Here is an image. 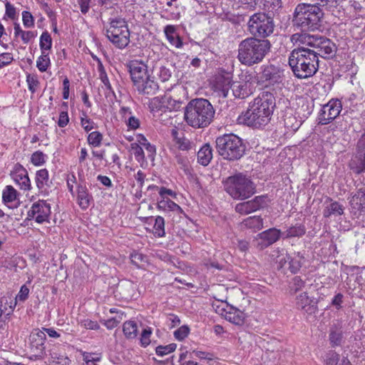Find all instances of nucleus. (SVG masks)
<instances>
[{
	"mask_svg": "<svg viewBox=\"0 0 365 365\" xmlns=\"http://www.w3.org/2000/svg\"><path fill=\"white\" fill-rule=\"evenodd\" d=\"M159 78L163 81H167L171 76V72L169 68L165 66H160L158 73Z\"/></svg>",
	"mask_w": 365,
	"mask_h": 365,
	"instance_id": "63",
	"label": "nucleus"
},
{
	"mask_svg": "<svg viewBox=\"0 0 365 365\" xmlns=\"http://www.w3.org/2000/svg\"><path fill=\"white\" fill-rule=\"evenodd\" d=\"M77 202L82 210H86L93 202L92 195L84 184H78L77 186Z\"/></svg>",
	"mask_w": 365,
	"mask_h": 365,
	"instance_id": "23",
	"label": "nucleus"
},
{
	"mask_svg": "<svg viewBox=\"0 0 365 365\" xmlns=\"http://www.w3.org/2000/svg\"><path fill=\"white\" fill-rule=\"evenodd\" d=\"M51 356V363L54 365H69L70 359L64 354L59 351L58 347H54L48 351Z\"/></svg>",
	"mask_w": 365,
	"mask_h": 365,
	"instance_id": "29",
	"label": "nucleus"
},
{
	"mask_svg": "<svg viewBox=\"0 0 365 365\" xmlns=\"http://www.w3.org/2000/svg\"><path fill=\"white\" fill-rule=\"evenodd\" d=\"M264 8L269 12H276L282 7L281 0H264Z\"/></svg>",
	"mask_w": 365,
	"mask_h": 365,
	"instance_id": "54",
	"label": "nucleus"
},
{
	"mask_svg": "<svg viewBox=\"0 0 365 365\" xmlns=\"http://www.w3.org/2000/svg\"><path fill=\"white\" fill-rule=\"evenodd\" d=\"M153 234L155 237H162L165 235V220L161 216L155 218V224L153 226Z\"/></svg>",
	"mask_w": 365,
	"mask_h": 365,
	"instance_id": "43",
	"label": "nucleus"
},
{
	"mask_svg": "<svg viewBox=\"0 0 365 365\" xmlns=\"http://www.w3.org/2000/svg\"><path fill=\"white\" fill-rule=\"evenodd\" d=\"M137 138V140L140 143L139 145H140L142 148H145L146 150L148 153V157L150 159H153L155 154V148L148 141L144 135H138Z\"/></svg>",
	"mask_w": 365,
	"mask_h": 365,
	"instance_id": "44",
	"label": "nucleus"
},
{
	"mask_svg": "<svg viewBox=\"0 0 365 365\" xmlns=\"http://www.w3.org/2000/svg\"><path fill=\"white\" fill-rule=\"evenodd\" d=\"M262 71L257 78V83L273 90L281 89L284 86V70L273 64L263 65Z\"/></svg>",
	"mask_w": 365,
	"mask_h": 365,
	"instance_id": "10",
	"label": "nucleus"
},
{
	"mask_svg": "<svg viewBox=\"0 0 365 365\" xmlns=\"http://www.w3.org/2000/svg\"><path fill=\"white\" fill-rule=\"evenodd\" d=\"M319 62L317 56L304 45H297L289 56V65L300 79L313 76L319 69Z\"/></svg>",
	"mask_w": 365,
	"mask_h": 365,
	"instance_id": "2",
	"label": "nucleus"
},
{
	"mask_svg": "<svg viewBox=\"0 0 365 365\" xmlns=\"http://www.w3.org/2000/svg\"><path fill=\"white\" fill-rule=\"evenodd\" d=\"M138 91L145 95H154L158 89V85L150 77L147 78L146 81L138 83L135 86Z\"/></svg>",
	"mask_w": 365,
	"mask_h": 365,
	"instance_id": "28",
	"label": "nucleus"
},
{
	"mask_svg": "<svg viewBox=\"0 0 365 365\" xmlns=\"http://www.w3.org/2000/svg\"><path fill=\"white\" fill-rule=\"evenodd\" d=\"M216 149L224 159L236 160L241 158L245 150V146L241 138L234 134H225L217 138Z\"/></svg>",
	"mask_w": 365,
	"mask_h": 365,
	"instance_id": "7",
	"label": "nucleus"
},
{
	"mask_svg": "<svg viewBox=\"0 0 365 365\" xmlns=\"http://www.w3.org/2000/svg\"><path fill=\"white\" fill-rule=\"evenodd\" d=\"M270 48L269 40L247 37L239 43L237 59L245 66H252L261 63Z\"/></svg>",
	"mask_w": 365,
	"mask_h": 365,
	"instance_id": "3",
	"label": "nucleus"
},
{
	"mask_svg": "<svg viewBox=\"0 0 365 365\" xmlns=\"http://www.w3.org/2000/svg\"><path fill=\"white\" fill-rule=\"evenodd\" d=\"M303 257L298 253L297 256L291 257L288 262L289 269L292 273H296L302 267Z\"/></svg>",
	"mask_w": 365,
	"mask_h": 365,
	"instance_id": "46",
	"label": "nucleus"
},
{
	"mask_svg": "<svg viewBox=\"0 0 365 365\" xmlns=\"http://www.w3.org/2000/svg\"><path fill=\"white\" fill-rule=\"evenodd\" d=\"M215 113V109L208 100L196 98L191 100L186 106L184 118L189 125L202 128L212 123Z\"/></svg>",
	"mask_w": 365,
	"mask_h": 365,
	"instance_id": "4",
	"label": "nucleus"
},
{
	"mask_svg": "<svg viewBox=\"0 0 365 365\" xmlns=\"http://www.w3.org/2000/svg\"><path fill=\"white\" fill-rule=\"evenodd\" d=\"M281 232L276 228H270L259 233L257 236L259 246L261 249L267 247L268 246L276 242L280 237Z\"/></svg>",
	"mask_w": 365,
	"mask_h": 365,
	"instance_id": "20",
	"label": "nucleus"
},
{
	"mask_svg": "<svg viewBox=\"0 0 365 365\" xmlns=\"http://www.w3.org/2000/svg\"><path fill=\"white\" fill-rule=\"evenodd\" d=\"M163 106H165V111L167 110L169 111L178 110L182 106V101L179 100H175L169 95H165L163 96Z\"/></svg>",
	"mask_w": 365,
	"mask_h": 365,
	"instance_id": "37",
	"label": "nucleus"
},
{
	"mask_svg": "<svg viewBox=\"0 0 365 365\" xmlns=\"http://www.w3.org/2000/svg\"><path fill=\"white\" fill-rule=\"evenodd\" d=\"M157 208L164 212L173 211L177 212L179 214L183 212L182 208L169 198H161L158 202Z\"/></svg>",
	"mask_w": 365,
	"mask_h": 365,
	"instance_id": "32",
	"label": "nucleus"
},
{
	"mask_svg": "<svg viewBox=\"0 0 365 365\" xmlns=\"http://www.w3.org/2000/svg\"><path fill=\"white\" fill-rule=\"evenodd\" d=\"M313 2L317 1V4L319 5L322 8H325L328 11H334L335 8L337 7L338 5L343 0H312Z\"/></svg>",
	"mask_w": 365,
	"mask_h": 365,
	"instance_id": "48",
	"label": "nucleus"
},
{
	"mask_svg": "<svg viewBox=\"0 0 365 365\" xmlns=\"http://www.w3.org/2000/svg\"><path fill=\"white\" fill-rule=\"evenodd\" d=\"M12 179L24 190L31 188V182L26 170L19 163H16L11 173Z\"/></svg>",
	"mask_w": 365,
	"mask_h": 365,
	"instance_id": "17",
	"label": "nucleus"
},
{
	"mask_svg": "<svg viewBox=\"0 0 365 365\" xmlns=\"http://www.w3.org/2000/svg\"><path fill=\"white\" fill-rule=\"evenodd\" d=\"M22 21L24 26L26 28H31L34 25V17L29 11H24L22 13Z\"/></svg>",
	"mask_w": 365,
	"mask_h": 365,
	"instance_id": "62",
	"label": "nucleus"
},
{
	"mask_svg": "<svg viewBox=\"0 0 365 365\" xmlns=\"http://www.w3.org/2000/svg\"><path fill=\"white\" fill-rule=\"evenodd\" d=\"M218 312L220 313L226 320L234 324L241 326L245 322V313L232 306L229 307L227 305L226 308H222L218 310Z\"/></svg>",
	"mask_w": 365,
	"mask_h": 365,
	"instance_id": "18",
	"label": "nucleus"
},
{
	"mask_svg": "<svg viewBox=\"0 0 365 365\" xmlns=\"http://www.w3.org/2000/svg\"><path fill=\"white\" fill-rule=\"evenodd\" d=\"M274 107V95L263 91L250 103L248 108L239 116L238 120L250 127L261 128L269 122Z\"/></svg>",
	"mask_w": 365,
	"mask_h": 365,
	"instance_id": "1",
	"label": "nucleus"
},
{
	"mask_svg": "<svg viewBox=\"0 0 365 365\" xmlns=\"http://www.w3.org/2000/svg\"><path fill=\"white\" fill-rule=\"evenodd\" d=\"M148 189L151 190V189H156L158 190L159 192V195L160 196L161 198H168L166 197V195H170V196H172L173 197H175L176 196V194L174 191H173L172 190L170 189H168L165 187H159L156 185H150L148 187Z\"/></svg>",
	"mask_w": 365,
	"mask_h": 365,
	"instance_id": "59",
	"label": "nucleus"
},
{
	"mask_svg": "<svg viewBox=\"0 0 365 365\" xmlns=\"http://www.w3.org/2000/svg\"><path fill=\"white\" fill-rule=\"evenodd\" d=\"M266 198L264 195H259L252 200L238 203L235 206V211L241 215H248L257 211L267 205Z\"/></svg>",
	"mask_w": 365,
	"mask_h": 365,
	"instance_id": "16",
	"label": "nucleus"
},
{
	"mask_svg": "<svg viewBox=\"0 0 365 365\" xmlns=\"http://www.w3.org/2000/svg\"><path fill=\"white\" fill-rule=\"evenodd\" d=\"M130 257L132 264L138 267H143L148 262L147 257L142 253L135 252L130 255Z\"/></svg>",
	"mask_w": 365,
	"mask_h": 365,
	"instance_id": "47",
	"label": "nucleus"
},
{
	"mask_svg": "<svg viewBox=\"0 0 365 365\" xmlns=\"http://www.w3.org/2000/svg\"><path fill=\"white\" fill-rule=\"evenodd\" d=\"M51 65V60L48 52H41L36 61V67L41 72H45Z\"/></svg>",
	"mask_w": 365,
	"mask_h": 365,
	"instance_id": "42",
	"label": "nucleus"
},
{
	"mask_svg": "<svg viewBox=\"0 0 365 365\" xmlns=\"http://www.w3.org/2000/svg\"><path fill=\"white\" fill-rule=\"evenodd\" d=\"M127 66L135 86L143 82L144 80L146 81L149 77L148 67L143 61H130L128 63Z\"/></svg>",
	"mask_w": 365,
	"mask_h": 365,
	"instance_id": "14",
	"label": "nucleus"
},
{
	"mask_svg": "<svg viewBox=\"0 0 365 365\" xmlns=\"http://www.w3.org/2000/svg\"><path fill=\"white\" fill-rule=\"evenodd\" d=\"M83 356L84 362L82 365H97L96 362L100 359L98 357L95 358L93 354L87 352H84Z\"/></svg>",
	"mask_w": 365,
	"mask_h": 365,
	"instance_id": "64",
	"label": "nucleus"
},
{
	"mask_svg": "<svg viewBox=\"0 0 365 365\" xmlns=\"http://www.w3.org/2000/svg\"><path fill=\"white\" fill-rule=\"evenodd\" d=\"M212 158V149L210 144H205L197 152V161L203 166L207 165Z\"/></svg>",
	"mask_w": 365,
	"mask_h": 365,
	"instance_id": "30",
	"label": "nucleus"
},
{
	"mask_svg": "<svg viewBox=\"0 0 365 365\" xmlns=\"http://www.w3.org/2000/svg\"><path fill=\"white\" fill-rule=\"evenodd\" d=\"M273 18L264 12L252 14L247 22L248 31L252 37L265 38L274 31Z\"/></svg>",
	"mask_w": 365,
	"mask_h": 365,
	"instance_id": "9",
	"label": "nucleus"
},
{
	"mask_svg": "<svg viewBox=\"0 0 365 365\" xmlns=\"http://www.w3.org/2000/svg\"><path fill=\"white\" fill-rule=\"evenodd\" d=\"M342 108L341 101L336 98L331 99L321 110L319 123L327 125L334 120L340 114Z\"/></svg>",
	"mask_w": 365,
	"mask_h": 365,
	"instance_id": "13",
	"label": "nucleus"
},
{
	"mask_svg": "<svg viewBox=\"0 0 365 365\" xmlns=\"http://www.w3.org/2000/svg\"><path fill=\"white\" fill-rule=\"evenodd\" d=\"M324 12L317 1L313 4H299L295 9L293 21L302 30L318 29L321 26Z\"/></svg>",
	"mask_w": 365,
	"mask_h": 365,
	"instance_id": "6",
	"label": "nucleus"
},
{
	"mask_svg": "<svg viewBox=\"0 0 365 365\" xmlns=\"http://www.w3.org/2000/svg\"><path fill=\"white\" fill-rule=\"evenodd\" d=\"M304 281L302 280L300 277L296 276L292 280L290 287L291 290L297 292L304 287Z\"/></svg>",
	"mask_w": 365,
	"mask_h": 365,
	"instance_id": "60",
	"label": "nucleus"
},
{
	"mask_svg": "<svg viewBox=\"0 0 365 365\" xmlns=\"http://www.w3.org/2000/svg\"><path fill=\"white\" fill-rule=\"evenodd\" d=\"M349 167L355 173L360 174L365 171V152L355 156L349 163Z\"/></svg>",
	"mask_w": 365,
	"mask_h": 365,
	"instance_id": "33",
	"label": "nucleus"
},
{
	"mask_svg": "<svg viewBox=\"0 0 365 365\" xmlns=\"http://www.w3.org/2000/svg\"><path fill=\"white\" fill-rule=\"evenodd\" d=\"M190 332V329L187 326H182L174 331L175 337L181 341L183 340Z\"/></svg>",
	"mask_w": 365,
	"mask_h": 365,
	"instance_id": "61",
	"label": "nucleus"
},
{
	"mask_svg": "<svg viewBox=\"0 0 365 365\" xmlns=\"http://www.w3.org/2000/svg\"><path fill=\"white\" fill-rule=\"evenodd\" d=\"M88 143L93 147H98L101 144L103 135L98 131H93L88 135Z\"/></svg>",
	"mask_w": 365,
	"mask_h": 365,
	"instance_id": "51",
	"label": "nucleus"
},
{
	"mask_svg": "<svg viewBox=\"0 0 365 365\" xmlns=\"http://www.w3.org/2000/svg\"><path fill=\"white\" fill-rule=\"evenodd\" d=\"M46 155L40 150L34 152L31 157V162L35 166L43 165L46 160Z\"/></svg>",
	"mask_w": 365,
	"mask_h": 365,
	"instance_id": "50",
	"label": "nucleus"
},
{
	"mask_svg": "<svg viewBox=\"0 0 365 365\" xmlns=\"http://www.w3.org/2000/svg\"><path fill=\"white\" fill-rule=\"evenodd\" d=\"M81 124L86 132L93 129L95 125L94 122L91 118H88L86 113L84 112L81 117Z\"/></svg>",
	"mask_w": 365,
	"mask_h": 365,
	"instance_id": "58",
	"label": "nucleus"
},
{
	"mask_svg": "<svg viewBox=\"0 0 365 365\" xmlns=\"http://www.w3.org/2000/svg\"><path fill=\"white\" fill-rule=\"evenodd\" d=\"M272 256L274 257L275 262L278 264V269L284 268L286 264L289 262L290 257L284 252V250H274Z\"/></svg>",
	"mask_w": 365,
	"mask_h": 365,
	"instance_id": "36",
	"label": "nucleus"
},
{
	"mask_svg": "<svg viewBox=\"0 0 365 365\" xmlns=\"http://www.w3.org/2000/svg\"><path fill=\"white\" fill-rule=\"evenodd\" d=\"M35 181L39 192L43 195H48L52 184L49 180L48 171L45 168L38 170L36 173Z\"/></svg>",
	"mask_w": 365,
	"mask_h": 365,
	"instance_id": "21",
	"label": "nucleus"
},
{
	"mask_svg": "<svg viewBox=\"0 0 365 365\" xmlns=\"http://www.w3.org/2000/svg\"><path fill=\"white\" fill-rule=\"evenodd\" d=\"M51 214V207L45 200L34 202L28 211V217L35 219L38 223L48 221Z\"/></svg>",
	"mask_w": 365,
	"mask_h": 365,
	"instance_id": "15",
	"label": "nucleus"
},
{
	"mask_svg": "<svg viewBox=\"0 0 365 365\" xmlns=\"http://www.w3.org/2000/svg\"><path fill=\"white\" fill-rule=\"evenodd\" d=\"M164 33L170 44L178 48L183 46L182 38L176 34V28L173 25H168L164 28Z\"/></svg>",
	"mask_w": 365,
	"mask_h": 365,
	"instance_id": "27",
	"label": "nucleus"
},
{
	"mask_svg": "<svg viewBox=\"0 0 365 365\" xmlns=\"http://www.w3.org/2000/svg\"><path fill=\"white\" fill-rule=\"evenodd\" d=\"M242 224L245 227L255 231L262 228L263 220L260 216H252L244 220Z\"/></svg>",
	"mask_w": 365,
	"mask_h": 365,
	"instance_id": "34",
	"label": "nucleus"
},
{
	"mask_svg": "<svg viewBox=\"0 0 365 365\" xmlns=\"http://www.w3.org/2000/svg\"><path fill=\"white\" fill-rule=\"evenodd\" d=\"M249 81L247 80L245 82L234 81L232 83L231 90L235 98L244 99L253 93V88Z\"/></svg>",
	"mask_w": 365,
	"mask_h": 365,
	"instance_id": "22",
	"label": "nucleus"
},
{
	"mask_svg": "<svg viewBox=\"0 0 365 365\" xmlns=\"http://www.w3.org/2000/svg\"><path fill=\"white\" fill-rule=\"evenodd\" d=\"M329 337L332 346H340L343 341V331L337 327H332L330 329Z\"/></svg>",
	"mask_w": 365,
	"mask_h": 365,
	"instance_id": "35",
	"label": "nucleus"
},
{
	"mask_svg": "<svg viewBox=\"0 0 365 365\" xmlns=\"http://www.w3.org/2000/svg\"><path fill=\"white\" fill-rule=\"evenodd\" d=\"M151 334L152 329L150 327H147L143 330L140 338V345L142 346L146 347L150 344Z\"/></svg>",
	"mask_w": 365,
	"mask_h": 365,
	"instance_id": "57",
	"label": "nucleus"
},
{
	"mask_svg": "<svg viewBox=\"0 0 365 365\" xmlns=\"http://www.w3.org/2000/svg\"><path fill=\"white\" fill-rule=\"evenodd\" d=\"M291 40L295 45H304L308 47L318 59L319 57L325 59L332 58L337 51L335 43L323 36L297 33L292 36Z\"/></svg>",
	"mask_w": 365,
	"mask_h": 365,
	"instance_id": "5",
	"label": "nucleus"
},
{
	"mask_svg": "<svg viewBox=\"0 0 365 365\" xmlns=\"http://www.w3.org/2000/svg\"><path fill=\"white\" fill-rule=\"evenodd\" d=\"M306 229L302 224H297L294 226L289 227L285 232L286 237H299L305 234Z\"/></svg>",
	"mask_w": 365,
	"mask_h": 365,
	"instance_id": "40",
	"label": "nucleus"
},
{
	"mask_svg": "<svg viewBox=\"0 0 365 365\" xmlns=\"http://www.w3.org/2000/svg\"><path fill=\"white\" fill-rule=\"evenodd\" d=\"M339 354L334 351H329L324 357V365H337L339 361Z\"/></svg>",
	"mask_w": 365,
	"mask_h": 365,
	"instance_id": "56",
	"label": "nucleus"
},
{
	"mask_svg": "<svg viewBox=\"0 0 365 365\" xmlns=\"http://www.w3.org/2000/svg\"><path fill=\"white\" fill-rule=\"evenodd\" d=\"M172 135L175 138L176 144L178 148L182 150H189L193 148V143H191L188 139L185 138H178V131L175 130H172Z\"/></svg>",
	"mask_w": 365,
	"mask_h": 365,
	"instance_id": "39",
	"label": "nucleus"
},
{
	"mask_svg": "<svg viewBox=\"0 0 365 365\" xmlns=\"http://www.w3.org/2000/svg\"><path fill=\"white\" fill-rule=\"evenodd\" d=\"M176 347L177 345L174 343L165 346L160 345L155 348V352L157 355L163 356L173 352L176 349Z\"/></svg>",
	"mask_w": 365,
	"mask_h": 365,
	"instance_id": "53",
	"label": "nucleus"
},
{
	"mask_svg": "<svg viewBox=\"0 0 365 365\" xmlns=\"http://www.w3.org/2000/svg\"><path fill=\"white\" fill-rule=\"evenodd\" d=\"M232 81V76L230 73L225 75H221L216 78L215 87L222 93V96L226 98L228 96L230 89H231V85Z\"/></svg>",
	"mask_w": 365,
	"mask_h": 365,
	"instance_id": "24",
	"label": "nucleus"
},
{
	"mask_svg": "<svg viewBox=\"0 0 365 365\" xmlns=\"http://www.w3.org/2000/svg\"><path fill=\"white\" fill-rule=\"evenodd\" d=\"M123 331L128 339H134L137 336V324L133 321H126L123 326Z\"/></svg>",
	"mask_w": 365,
	"mask_h": 365,
	"instance_id": "38",
	"label": "nucleus"
},
{
	"mask_svg": "<svg viewBox=\"0 0 365 365\" xmlns=\"http://www.w3.org/2000/svg\"><path fill=\"white\" fill-rule=\"evenodd\" d=\"M131 151L138 163H144L145 154L143 148L138 143L131 144Z\"/></svg>",
	"mask_w": 365,
	"mask_h": 365,
	"instance_id": "52",
	"label": "nucleus"
},
{
	"mask_svg": "<svg viewBox=\"0 0 365 365\" xmlns=\"http://www.w3.org/2000/svg\"><path fill=\"white\" fill-rule=\"evenodd\" d=\"M351 207L356 213L365 209V187H362L352 195L349 201Z\"/></svg>",
	"mask_w": 365,
	"mask_h": 365,
	"instance_id": "25",
	"label": "nucleus"
},
{
	"mask_svg": "<svg viewBox=\"0 0 365 365\" xmlns=\"http://www.w3.org/2000/svg\"><path fill=\"white\" fill-rule=\"evenodd\" d=\"M329 203L326 205L323 210V216L324 217H330L331 216H338L344 214V208L342 205L336 201H333L331 198H328Z\"/></svg>",
	"mask_w": 365,
	"mask_h": 365,
	"instance_id": "26",
	"label": "nucleus"
},
{
	"mask_svg": "<svg viewBox=\"0 0 365 365\" xmlns=\"http://www.w3.org/2000/svg\"><path fill=\"white\" fill-rule=\"evenodd\" d=\"M39 45L41 52H48L51 48L52 38L48 31H43L41 35Z\"/></svg>",
	"mask_w": 365,
	"mask_h": 365,
	"instance_id": "45",
	"label": "nucleus"
},
{
	"mask_svg": "<svg viewBox=\"0 0 365 365\" xmlns=\"http://www.w3.org/2000/svg\"><path fill=\"white\" fill-rule=\"evenodd\" d=\"M9 304L7 299L6 298H1L0 299V318L4 317L5 319H8L9 316L12 314L16 303L14 306L11 304Z\"/></svg>",
	"mask_w": 365,
	"mask_h": 365,
	"instance_id": "41",
	"label": "nucleus"
},
{
	"mask_svg": "<svg viewBox=\"0 0 365 365\" xmlns=\"http://www.w3.org/2000/svg\"><path fill=\"white\" fill-rule=\"evenodd\" d=\"M46 339V335L43 331L35 329L31 331L29 336L31 359H42L46 355L44 345Z\"/></svg>",
	"mask_w": 365,
	"mask_h": 365,
	"instance_id": "12",
	"label": "nucleus"
},
{
	"mask_svg": "<svg viewBox=\"0 0 365 365\" xmlns=\"http://www.w3.org/2000/svg\"><path fill=\"white\" fill-rule=\"evenodd\" d=\"M296 305L297 309L309 315L316 313L318 309L317 302L309 297L307 292L301 293L297 296Z\"/></svg>",
	"mask_w": 365,
	"mask_h": 365,
	"instance_id": "19",
	"label": "nucleus"
},
{
	"mask_svg": "<svg viewBox=\"0 0 365 365\" xmlns=\"http://www.w3.org/2000/svg\"><path fill=\"white\" fill-rule=\"evenodd\" d=\"M106 36L118 48H125L130 43V31L126 21L120 18L111 19L106 29Z\"/></svg>",
	"mask_w": 365,
	"mask_h": 365,
	"instance_id": "11",
	"label": "nucleus"
},
{
	"mask_svg": "<svg viewBox=\"0 0 365 365\" xmlns=\"http://www.w3.org/2000/svg\"><path fill=\"white\" fill-rule=\"evenodd\" d=\"M18 192L11 185H6L2 192L3 202L9 207H11L10 204L14 203L18 201Z\"/></svg>",
	"mask_w": 365,
	"mask_h": 365,
	"instance_id": "31",
	"label": "nucleus"
},
{
	"mask_svg": "<svg viewBox=\"0 0 365 365\" xmlns=\"http://www.w3.org/2000/svg\"><path fill=\"white\" fill-rule=\"evenodd\" d=\"M224 185L227 192L234 199H247L255 192L254 183L242 173L228 177Z\"/></svg>",
	"mask_w": 365,
	"mask_h": 365,
	"instance_id": "8",
	"label": "nucleus"
},
{
	"mask_svg": "<svg viewBox=\"0 0 365 365\" xmlns=\"http://www.w3.org/2000/svg\"><path fill=\"white\" fill-rule=\"evenodd\" d=\"M26 82L28 84L29 90L31 92V93H34L40 84V82L38 80L36 76L31 75L30 73L27 74Z\"/></svg>",
	"mask_w": 365,
	"mask_h": 365,
	"instance_id": "55",
	"label": "nucleus"
},
{
	"mask_svg": "<svg viewBox=\"0 0 365 365\" xmlns=\"http://www.w3.org/2000/svg\"><path fill=\"white\" fill-rule=\"evenodd\" d=\"M163 96L162 97H155L150 99L149 102V108L151 111H163L165 112V106L164 103L163 104Z\"/></svg>",
	"mask_w": 365,
	"mask_h": 365,
	"instance_id": "49",
	"label": "nucleus"
}]
</instances>
